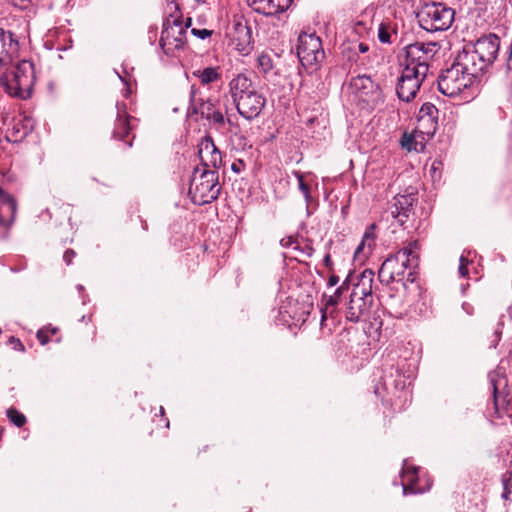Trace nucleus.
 <instances>
[{"mask_svg": "<svg viewBox=\"0 0 512 512\" xmlns=\"http://www.w3.org/2000/svg\"><path fill=\"white\" fill-rule=\"evenodd\" d=\"M221 185L217 170L196 167L190 181L189 195L197 205L211 203L219 197Z\"/></svg>", "mask_w": 512, "mask_h": 512, "instance_id": "4", "label": "nucleus"}, {"mask_svg": "<svg viewBox=\"0 0 512 512\" xmlns=\"http://www.w3.org/2000/svg\"><path fill=\"white\" fill-rule=\"evenodd\" d=\"M374 229H375V224H371L369 226V228L366 230V232L364 233L361 243L356 248L355 254L360 253L365 248L366 245L369 248V250L372 249V247L374 246V241H375V234L373 232Z\"/></svg>", "mask_w": 512, "mask_h": 512, "instance_id": "23", "label": "nucleus"}, {"mask_svg": "<svg viewBox=\"0 0 512 512\" xmlns=\"http://www.w3.org/2000/svg\"><path fill=\"white\" fill-rule=\"evenodd\" d=\"M190 24H191V19L189 18V19L187 20L186 25L184 26V27H185V30L190 26Z\"/></svg>", "mask_w": 512, "mask_h": 512, "instance_id": "55", "label": "nucleus"}, {"mask_svg": "<svg viewBox=\"0 0 512 512\" xmlns=\"http://www.w3.org/2000/svg\"><path fill=\"white\" fill-rule=\"evenodd\" d=\"M418 21L427 31H444L454 21V10L441 3L426 4L418 13Z\"/></svg>", "mask_w": 512, "mask_h": 512, "instance_id": "6", "label": "nucleus"}, {"mask_svg": "<svg viewBox=\"0 0 512 512\" xmlns=\"http://www.w3.org/2000/svg\"><path fill=\"white\" fill-rule=\"evenodd\" d=\"M76 256V253L72 249H68L65 251L63 255V260L67 265H70L72 263L73 258Z\"/></svg>", "mask_w": 512, "mask_h": 512, "instance_id": "42", "label": "nucleus"}, {"mask_svg": "<svg viewBox=\"0 0 512 512\" xmlns=\"http://www.w3.org/2000/svg\"><path fill=\"white\" fill-rule=\"evenodd\" d=\"M257 68L260 73L268 78L270 75H276L274 72V61L269 52H262L257 57Z\"/></svg>", "mask_w": 512, "mask_h": 512, "instance_id": "22", "label": "nucleus"}, {"mask_svg": "<svg viewBox=\"0 0 512 512\" xmlns=\"http://www.w3.org/2000/svg\"><path fill=\"white\" fill-rule=\"evenodd\" d=\"M8 344L11 345L14 350H17V351H20V352H24L25 351V347L22 344V342L18 338L14 337V336H11L9 338Z\"/></svg>", "mask_w": 512, "mask_h": 512, "instance_id": "36", "label": "nucleus"}, {"mask_svg": "<svg viewBox=\"0 0 512 512\" xmlns=\"http://www.w3.org/2000/svg\"><path fill=\"white\" fill-rule=\"evenodd\" d=\"M8 419L17 427H22L25 425L27 419L24 414L19 412L16 408L10 407L7 412Z\"/></svg>", "mask_w": 512, "mask_h": 512, "instance_id": "27", "label": "nucleus"}, {"mask_svg": "<svg viewBox=\"0 0 512 512\" xmlns=\"http://www.w3.org/2000/svg\"><path fill=\"white\" fill-rule=\"evenodd\" d=\"M418 249V242L411 241L394 255L387 257L378 271L380 282L390 285L395 281H401L407 269H415L419 263Z\"/></svg>", "mask_w": 512, "mask_h": 512, "instance_id": "3", "label": "nucleus"}, {"mask_svg": "<svg viewBox=\"0 0 512 512\" xmlns=\"http://www.w3.org/2000/svg\"><path fill=\"white\" fill-rule=\"evenodd\" d=\"M483 60L487 68L495 61L500 48V39L495 34H489L479 38L471 45Z\"/></svg>", "mask_w": 512, "mask_h": 512, "instance_id": "13", "label": "nucleus"}, {"mask_svg": "<svg viewBox=\"0 0 512 512\" xmlns=\"http://www.w3.org/2000/svg\"><path fill=\"white\" fill-rule=\"evenodd\" d=\"M36 336L41 345H46L49 342L47 332L43 329L39 330Z\"/></svg>", "mask_w": 512, "mask_h": 512, "instance_id": "41", "label": "nucleus"}, {"mask_svg": "<svg viewBox=\"0 0 512 512\" xmlns=\"http://www.w3.org/2000/svg\"><path fill=\"white\" fill-rule=\"evenodd\" d=\"M231 169L235 172H239V168H238V165L236 163H233L232 166H231Z\"/></svg>", "mask_w": 512, "mask_h": 512, "instance_id": "52", "label": "nucleus"}, {"mask_svg": "<svg viewBox=\"0 0 512 512\" xmlns=\"http://www.w3.org/2000/svg\"><path fill=\"white\" fill-rule=\"evenodd\" d=\"M511 64H512V42L510 45V56H509L508 64H507L509 69H511Z\"/></svg>", "mask_w": 512, "mask_h": 512, "instance_id": "51", "label": "nucleus"}, {"mask_svg": "<svg viewBox=\"0 0 512 512\" xmlns=\"http://www.w3.org/2000/svg\"><path fill=\"white\" fill-rule=\"evenodd\" d=\"M132 138H134V136H133ZM132 140H133V139L126 141V145H127L128 147H131V146H132Z\"/></svg>", "mask_w": 512, "mask_h": 512, "instance_id": "56", "label": "nucleus"}, {"mask_svg": "<svg viewBox=\"0 0 512 512\" xmlns=\"http://www.w3.org/2000/svg\"><path fill=\"white\" fill-rule=\"evenodd\" d=\"M25 135H26V132L20 131L19 123H18L13 126V131H12L11 135H7V139L9 141L17 142V141L21 140L22 138H24Z\"/></svg>", "mask_w": 512, "mask_h": 512, "instance_id": "34", "label": "nucleus"}, {"mask_svg": "<svg viewBox=\"0 0 512 512\" xmlns=\"http://www.w3.org/2000/svg\"><path fill=\"white\" fill-rule=\"evenodd\" d=\"M235 33L234 41L236 42V48L240 52L248 53L252 36L249 27L242 23H237L235 25Z\"/></svg>", "mask_w": 512, "mask_h": 512, "instance_id": "20", "label": "nucleus"}, {"mask_svg": "<svg viewBox=\"0 0 512 512\" xmlns=\"http://www.w3.org/2000/svg\"><path fill=\"white\" fill-rule=\"evenodd\" d=\"M219 67H206L193 71V76L198 78L202 85H209L221 78Z\"/></svg>", "mask_w": 512, "mask_h": 512, "instance_id": "21", "label": "nucleus"}, {"mask_svg": "<svg viewBox=\"0 0 512 512\" xmlns=\"http://www.w3.org/2000/svg\"><path fill=\"white\" fill-rule=\"evenodd\" d=\"M297 55L305 68L316 70L325 58L320 37L315 33H301L298 37Z\"/></svg>", "mask_w": 512, "mask_h": 512, "instance_id": "7", "label": "nucleus"}, {"mask_svg": "<svg viewBox=\"0 0 512 512\" xmlns=\"http://www.w3.org/2000/svg\"><path fill=\"white\" fill-rule=\"evenodd\" d=\"M413 201L414 199L411 195H398L394 198V204L390 208V213L401 226L405 224L412 211Z\"/></svg>", "mask_w": 512, "mask_h": 512, "instance_id": "17", "label": "nucleus"}, {"mask_svg": "<svg viewBox=\"0 0 512 512\" xmlns=\"http://www.w3.org/2000/svg\"><path fill=\"white\" fill-rule=\"evenodd\" d=\"M373 303V296L370 287L356 285L350 295L346 311V318L351 322H358L367 316Z\"/></svg>", "mask_w": 512, "mask_h": 512, "instance_id": "9", "label": "nucleus"}, {"mask_svg": "<svg viewBox=\"0 0 512 512\" xmlns=\"http://www.w3.org/2000/svg\"><path fill=\"white\" fill-rule=\"evenodd\" d=\"M490 382H491V385L493 387V395H494V401H495V407L497 408V385H496V381L494 379V377H490Z\"/></svg>", "mask_w": 512, "mask_h": 512, "instance_id": "44", "label": "nucleus"}, {"mask_svg": "<svg viewBox=\"0 0 512 512\" xmlns=\"http://www.w3.org/2000/svg\"><path fill=\"white\" fill-rule=\"evenodd\" d=\"M198 155L201 160V169L217 170L222 165V155L214 144L211 136L206 135L198 144Z\"/></svg>", "mask_w": 512, "mask_h": 512, "instance_id": "12", "label": "nucleus"}, {"mask_svg": "<svg viewBox=\"0 0 512 512\" xmlns=\"http://www.w3.org/2000/svg\"><path fill=\"white\" fill-rule=\"evenodd\" d=\"M407 475H410V478L407 480L410 483H412L416 478V468H412L411 472L410 470H407Z\"/></svg>", "mask_w": 512, "mask_h": 512, "instance_id": "48", "label": "nucleus"}, {"mask_svg": "<svg viewBox=\"0 0 512 512\" xmlns=\"http://www.w3.org/2000/svg\"><path fill=\"white\" fill-rule=\"evenodd\" d=\"M438 109L432 103H424L418 113V118L429 117V119L438 118Z\"/></svg>", "mask_w": 512, "mask_h": 512, "instance_id": "28", "label": "nucleus"}, {"mask_svg": "<svg viewBox=\"0 0 512 512\" xmlns=\"http://www.w3.org/2000/svg\"><path fill=\"white\" fill-rule=\"evenodd\" d=\"M378 38L382 43H391L390 27L387 23H381L378 29Z\"/></svg>", "mask_w": 512, "mask_h": 512, "instance_id": "30", "label": "nucleus"}, {"mask_svg": "<svg viewBox=\"0 0 512 512\" xmlns=\"http://www.w3.org/2000/svg\"><path fill=\"white\" fill-rule=\"evenodd\" d=\"M510 476H512V473H511ZM502 484H503L502 498L504 500H509V497H510L511 492H512V480H511V477H504L503 480H502Z\"/></svg>", "mask_w": 512, "mask_h": 512, "instance_id": "33", "label": "nucleus"}, {"mask_svg": "<svg viewBox=\"0 0 512 512\" xmlns=\"http://www.w3.org/2000/svg\"><path fill=\"white\" fill-rule=\"evenodd\" d=\"M436 42H416L405 47L403 70L398 78L396 93L400 100L412 101L429 72V63L439 51Z\"/></svg>", "mask_w": 512, "mask_h": 512, "instance_id": "1", "label": "nucleus"}, {"mask_svg": "<svg viewBox=\"0 0 512 512\" xmlns=\"http://www.w3.org/2000/svg\"><path fill=\"white\" fill-rule=\"evenodd\" d=\"M297 180H298V188L303 193L305 199L308 201L310 198V187L308 184L304 181V176L300 172L295 173Z\"/></svg>", "mask_w": 512, "mask_h": 512, "instance_id": "31", "label": "nucleus"}, {"mask_svg": "<svg viewBox=\"0 0 512 512\" xmlns=\"http://www.w3.org/2000/svg\"><path fill=\"white\" fill-rule=\"evenodd\" d=\"M294 243H296V240H294L292 237H288V238H285V239H282L281 240V245L283 247H290L292 246Z\"/></svg>", "mask_w": 512, "mask_h": 512, "instance_id": "46", "label": "nucleus"}, {"mask_svg": "<svg viewBox=\"0 0 512 512\" xmlns=\"http://www.w3.org/2000/svg\"><path fill=\"white\" fill-rule=\"evenodd\" d=\"M202 118H206L207 120H209L219 126H224V124H225V118L219 110L214 109L212 112L203 111Z\"/></svg>", "mask_w": 512, "mask_h": 512, "instance_id": "29", "label": "nucleus"}, {"mask_svg": "<svg viewBox=\"0 0 512 512\" xmlns=\"http://www.w3.org/2000/svg\"><path fill=\"white\" fill-rule=\"evenodd\" d=\"M214 109H213V104L211 102H202L200 107L197 109L196 107L194 108V111L196 113H200L202 115V112L203 111H209V112H212Z\"/></svg>", "mask_w": 512, "mask_h": 512, "instance_id": "40", "label": "nucleus"}, {"mask_svg": "<svg viewBox=\"0 0 512 512\" xmlns=\"http://www.w3.org/2000/svg\"><path fill=\"white\" fill-rule=\"evenodd\" d=\"M35 80L34 66L29 61L20 62L9 74L0 77V86L12 96L26 97Z\"/></svg>", "mask_w": 512, "mask_h": 512, "instance_id": "5", "label": "nucleus"}, {"mask_svg": "<svg viewBox=\"0 0 512 512\" xmlns=\"http://www.w3.org/2000/svg\"><path fill=\"white\" fill-rule=\"evenodd\" d=\"M349 289V284H348V279H346L334 292L333 295H330L327 297L326 299V307H329V306H336L339 301H340V298L342 296V294L344 292H346L347 290Z\"/></svg>", "mask_w": 512, "mask_h": 512, "instance_id": "24", "label": "nucleus"}, {"mask_svg": "<svg viewBox=\"0 0 512 512\" xmlns=\"http://www.w3.org/2000/svg\"><path fill=\"white\" fill-rule=\"evenodd\" d=\"M191 33L194 36H197L200 39H205V38L211 36L212 31L208 30V29H196V28H194V29L191 30Z\"/></svg>", "mask_w": 512, "mask_h": 512, "instance_id": "39", "label": "nucleus"}, {"mask_svg": "<svg viewBox=\"0 0 512 512\" xmlns=\"http://www.w3.org/2000/svg\"><path fill=\"white\" fill-rule=\"evenodd\" d=\"M16 211L15 199L0 188V226H10L15 219Z\"/></svg>", "mask_w": 512, "mask_h": 512, "instance_id": "18", "label": "nucleus"}, {"mask_svg": "<svg viewBox=\"0 0 512 512\" xmlns=\"http://www.w3.org/2000/svg\"><path fill=\"white\" fill-rule=\"evenodd\" d=\"M325 319H326V315H325V313H323V315H322V321H324Z\"/></svg>", "mask_w": 512, "mask_h": 512, "instance_id": "59", "label": "nucleus"}, {"mask_svg": "<svg viewBox=\"0 0 512 512\" xmlns=\"http://www.w3.org/2000/svg\"><path fill=\"white\" fill-rule=\"evenodd\" d=\"M350 88L363 101L370 102L379 95L380 87L366 74L351 79Z\"/></svg>", "mask_w": 512, "mask_h": 512, "instance_id": "14", "label": "nucleus"}, {"mask_svg": "<svg viewBox=\"0 0 512 512\" xmlns=\"http://www.w3.org/2000/svg\"><path fill=\"white\" fill-rule=\"evenodd\" d=\"M408 280H410L411 282H413V281H414V274H413V272H412V271H410V272L408 273Z\"/></svg>", "mask_w": 512, "mask_h": 512, "instance_id": "53", "label": "nucleus"}, {"mask_svg": "<svg viewBox=\"0 0 512 512\" xmlns=\"http://www.w3.org/2000/svg\"><path fill=\"white\" fill-rule=\"evenodd\" d=\"M187 31L179 20L167 21L161 32L160 46L166 55H173L184 48Z\"/></svg>", "mask_w": 512, "mask_h": 512, "instance_id": "10", "label": "nucleus"}, {"mask_svg": "<svg viewBox=\"0 0 512 512\" xmlns=\"http://www.w3.org/2000/svg\"><path fill=\"white\" fill-rule=\"evenodd\" d=\"M52 334H55L56 333V329H52Z\"/></svg>", "mask_w": 512, "mask_h": 512, "instance_id": "60", "label": "nucleus"}, {"mask_svg": "<svg viewBox=\"0 0 512 512\" xmlns=\"http://www.w3.org/2000/svg\"><path fill=\"white\" fill-rule=\"evenodd\" d=\"M30 0H21V3L14 2L15 5L20 6L21 8H26Z\"/></svg>", "mask_w": 512, "mask_h": 512, "instance_id": "50", "label": "nucleus"}, {"mask_svg": "<svg viewBox=\"0 0 512 512\" xmlns=\"http://www.w3.org/2000/svg\"><path fill=\"white\" fill-rule=\"evenodd\" d=\"M474 79L467 75L456 61L443 71L438 77V89L446 96L454 97L474 83Z\"/></svg>", "mask_w": 512, "mask_h": 512, "instance_id": "8", "label": "nucleus"}, {"mask_svg": "<svg viewBox=\"0 0 512 512\" xmlns=\"http://www.w3.org/2000/svg\"><path fill=\"white\" fill-rule=\"evenodd\" d=\"M294 250L300 251L302 254L306 255L307 257H311L314 253L313 247L307 243L303 247H301L299 244L294 246Z\"/></svg>", "mask_w": 512, "mask_h": 512, "instance_id": "37", "label": "nucleus"}, {"mask_svg": "<svg viewBox=\"0 0 512 512\" xmlns=\"http://www.w3.org/2000/svg\"><path fill=\"white\" fill-rule=\"evenodd\" d=\"M468 259L465 258L463 255L460 257V264L458 267V271L461 277H466L468 275Z\"/></svg>", "mask_w": 512, "mask_h": 512, "instance_id": "35", "label": "nucleus"}, {"mask_svg": "<svg viewBox=\"0 0 512 512\" xmlns=\"http://www.w3.org/2000/svg\"><path fill=\"white\" fill-rule=\"evenodd\" d=\"M418 127L422 133L433 135L437 128V119H429V117L418 118Z\"/></svg>", "mask_w": 512, "mask_h": 512, "instance_id": "26", "label": "nucleus"}, {"mask_svg": "<svg viewBox=\"0 0 512 512\" xmlns=\"http://www.w3.org/2000/svg\"><path fill=\"white\" fill-rule=\"evenodd\" d=\"M160 414H162V415L164 414V409H163V407H160Z\"/></svg>", "mask_w": 512, "mask_h": 512, "instance_id": "57", "label": "nucleus"}, {"mask_svg": "<svg viewBox=\"0 0 512 512\" xmlns=\"http://www.w3.org/2000/svg\"><path fill=\"white\" fill-rule=\"evenodd\" d=\"M324 264L326 267H328L329 269H332V260H331V257L329 254H326L325 257H324Z\"/></svg>", "mask_w": 512, "mask_h": 512, "instance_id": "49", "label": "nucleus"}, {"mask_svg": "<svg viewBox=\"0 0 512 512\" xmlns=\"http://www.w3.org/2000/svg\"><path fill=\"white\" fill-rule=\"evenodd\" d=\"M195 1L198 2V3H204L205 2V0H195Z\"/></svg>", "mask_w": 512, "mask_h": 512, "instance_id": "58", "label": "nucleus"}, {"mask_svg": "<svg viewBox=\"0 0 512 512\" xmlns=\"http://www.w3.org/2000/svg\"><path fill=\"white\" fill-rule=\"evenodd\" d=\"M117 117L113 129V138L124 140L127 137L134 125L131 123V120H134L127 114V108L125 103H117Z\"/></svg>", "mask_w": 512, "mask_h": 512, "instance_id": "16", "label": "nucleus"}, {"mask_svg": "<svg viewBox=\"0 0 512 512\" xmlns=\"http://www.w3.org/2000/svg\"><path fill=\"white\" fill-rule=\"evenodd\" d=\"M477 52L471 45H467L457 55L455 61L464 69L467 75H470L474 80L481 76L487 69V66L477 56Z\"/></svg>", "mask_w": 512, "mask_h": 512, "instance_id": "11", "label": "nucleus"}, {"mask_svg": "<svg viewBox=\"0 0 512 512\" xmlns=\"http://www.w3.org/2000/svg\"><path fill=\"white\" fill-rule=\"evenodd\" d=\"M247 2L255 12L272 16L286 11L292 0H247Z\"/></svg>", "mask_w": 512, "mask_h": 512, "instance_id": "15", "label": "nucleus"}, {"mask_svg": "<svg viewBox=\"0 0 512 512\" xmlns=\"http://www.w3.org/2000/svg\"><path fill=\"white\" fill-rule=\"evenodd\" d=\"M339 282V277L336 276L335 274H332L330 277H329V280H328V286L329 287H334L335 285H337Z\"/></svg>", "mask_w": 512, "mask_h": 512, "instance_id": "47", "label": "nucleus"}, {"mask_svg": "<svg viewBox=\"0 0 512 512\" xmlns=\"http://www.w3.org/2000/svg\"><path fill=\"white\" fill-rule=\"evenodd\" d=\"M353 30L358 35H363L364 33H367L369 28L366 23L362 21H357L353 27Z\"/></svg>", "mask_w": 512, "mask_h": 512, "instance_id": "38", "label": "nucleus"}, {"mask_svg": "<svg viewBox=\"0 0 512 512\" xmlns=\"http://www.w3.org/2000/svg\"><path fill=\"white\" fill-rule=\"evenodd\" d=\"M347 57L348 60L357 62L359 59L358 52L356 51H346V54H343Z\"/></svg>", "mask_w": 512, "mask_h": 512, "instance_id": "43", "label": "nucleus"}, {"mask_svg": "<svg viewBox=\"0 0 512 512\" xmlns=\"http://www.w3.org/2000/svg\"><path fill=\"white\" fill-rule=\"evenodd\" d=\"M409 489H410V488H409L408 486L403 485V493H404L405 495L407 494V492H408V490H409Z\"/></svg>", "mask_w": 512, "mask_h": 512, "instance_id": "54", "label": "nucleus"}, {"mask_svg": "<svg viewBox=\"0 0 512 512\" xmlns=\"http://www.w3.org/2000/svg\"><path fill=\"white\" fill-rule=\"evenodd\" d=\"M229 93L238 113L247 120L260 115L266 104V98L260 93L250 77L238 73L229 82Z\"/></svg>", "mask_w": 512, "mask_h": 512, "instance_id": "2", "label": "nucleus"}, {"mask_svg": "<svg viewBox=\"0 0 512 512\" xmlns=\"http://www.w3.org/2000/svg\"><path fill=\"white\" fill-rule=\"evenodd\" d=\"M373 277H374L373 270L365 269L362 272L360 282L357 285H364L365 287H370L372 289Z\"/></svg>", "mask_w": 512, "mask_h": 512, "instance_id": "32", "label": "nucleus"}, {"mask_svg": "<svg viewBox=\"0 0 512 512\" xmlns=\"http://www.w3.org/2000/svg\"><path fill=\"white\" fill-rule=\"evenodd\" d=\"M342 54H346V51H356L359 54H364L369 51V45L364 42H353L348 41L341 46Z\"/></svg>", "mask_w": 512, "mask_h": 512, "instance_id": "25", "label": "nucleus"}, {"mask_svg": "<svg viewBox=\"0 0 512 512\" xmlns=\"http://www.w3.org/2000/svg\"><path fill=\"white\" fill-rule=\"evenodd\" d=\"M404 138L406 141L402 142V146L407 147L408 150H412V142L414 141L413 138L411 136L408 137L406 134L404 135Z\"/></svg>", "mask_w": 512, "mask_h": 512, "instance_id": "45", "label": "nucleus"}, {"mask_svg": "<svg viewBox=\"0 0 512 512\" xmlns=\"http://www.w3.org/2000/svg\"><path fill=\"white\" fill-rule=\"evenodd\" d=\"M18 42L13 33L0 29V65L11 62V56L17 51Z\"/></svg>", "mask_w": 512, "mask_h": 512, "instance_id": "19", "label": "nucleus"}]
</instances>
